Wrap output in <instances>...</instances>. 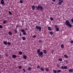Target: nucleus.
Segmentation results:
<instances>
[{
  "label": "nucleus",
  "mask_w": 73,
  "mask_h": 73,
  "mask_svg": "<svg viewBox=\"0 0 73 73\" xmlns=\"http://www.w3.org/2000/svg\"><path fill=\"white\" fill-rule=\"evenodd\" d=\"M37 53H38V56L39 57H42L43 56V52H40V49H38L37 50Z\"/></svg>",
  "instance_id": "f257e3e1"
},
{
  "label": "nucleus",
  "mask_w": 73,
  "mask_h": 73,
  "mask_svg": "<svg viewBox=\"0 0 73 73\" xmlns=\"http://www.w3.org/2000/svg\"><path fill=\"white\" fill-rule=\"evenodd\" d=\"M65 24L66 25H67L68 27L69 28H71L72 27V24L70 23V22H69V20H66L65 22Z\"/></svg>",
  "instance_id": "f03ea898"
},
{
  "label": "nucleus",
  "mask_w": 73,
  "mask_h": 73,
  "mask_svg": "<svg viewBox=\"0 0 73 73\" xmlns=\"http://www.w3.org/2000/svg\"><path fill=\"white\" fill-rule=\"evenodd\" d=\"M36 10H37V11H42V9H43V7H42L39 5H38V7L36 6Z\"/></svg>",
  "instance_id": "7ed1b4c3"
},
{
  "label": "nucleus",
  "mask_w": 73,
  "mask_h": 73,
  "mask_svg": "<svg viewBox=\"0 0 73 73\" xmlns=\"http://www.w3.org/2000/svg\"><path fill=\"white\" fill-rule=\"evenodd\" d=\"M21 32H22L24 36L27 35V33H26V32H25V30H24V29H21Z\"/></svg>",
  "instance_id": "20e7f679"
},
{
  "label": "nucleus",
  "mask_w": 73,
  "mask_h": 73,
  "mask_svg": "<svg viewBox=\"0 0 73 73\" xmlns=\"http://www.w3.org/2000/svg\"><path fill=\"white\" fill-rule=\"evenodd\" d=\"M35 28L36 29L37 31H41V27L38 26H36Z\"/></svg>",
  "instance_id": "39448f33"
},
{
  "label": "nucleus",
  "mask_w": 73,
  "mask_h": 73,
  "mask_svg": "<svg viewBox=\"0 0 73 73\" xmlns=\"http://www.w3.org/2000/svg\"><path fill=\"white\" fill-rule=\"evenodd\" d=\"M58 1L59 2L58 3V5H61L62 3H63V2H64L63 0H58Z\"/></svg>",
  "instance_id": "423d86ee"
},
{
  "label": "nucleus",
  "mask_w": 73,
  "mask_h": 73,
  "mask_svg": "<svg viewBox=\"0 0 73 73\" xmlns=\"http://www.w3.org/2000/svg\"><path fill=\"white\" fill-rule=\"evenodd\" d=\"M1 3L2 5H5V3L4 2V0H1Z\"/></svg>",
  "instance_id": "0eeeda50"
},
{
  "label": "nucleus",
  "mask_w": 73,
  "mask_h": 73,
  "mask_svg": "<svg viewBox=\"0 0 73 73\" xmlns=\"http://www.w3.org/2000/svg\"><path fill=\"white\" fill-rule=\"evenodd\" d=\"M68 71L69 73H72L73 72V70L72 69H69Z\"/></svg>",
  "instance_id": "6e6552de"
},
{
  "label": "nucleus",
  "mask_w": 73,
  "mask_h": 73,
  "mask_svg": "<svg viewBox=\"0 0 73 73\" xmlns=\"http://www.w3.org/2000/svg\"><path fill=\"white\" fill-rule=\"evenodd\" d=\"M40 70H42V72H44V70H45V69H44V68H42L41 67V68H40Z\"/></svg>",
  "instance_id": "1a4fd4ad"
},
{
  "label": "nucleus",
  "mask_w": 73,
  "mask_h": 73,
  "mask_svg": "<svg viewBox=\"0 0 73 73\" xmlns=\"http://www.w3.org/2000/svg\"><path fill=\"white\" fill-rule=\"evenodd\" d=\"M16 57H17V56H16V55H15L13 54L12 55V58H16Z\"/></svg>",
  "instance_id": "9d476101"
},
{
  "label": "nucleus",
  "mask_w": 73,
  "mask_h": 73,
  "mask_svg": "<svg viewBox=\"0 0 73 73\" xmlns=\"http://www.w3.org/2000/svg\"><path fill=\"white\" fill-rule=\"evenodd\" d=\"M43 53H44V54H46V53H47V51H46V50H43Z\"/></svg>",
  "instance_id": "9b49d317"
},
{
  "label": "nucleus",
  "mask_w": 73,
  "mask_h": 73,
  "mask_svg": "<svg viewBox=\"0 0 73 73\" xmlns=\"http://www.w3.org/2000/svg\"><path fill=\"white\" fill-rule=\"evenodd\" d=\"M32 8L33 10V11H34V10L35 9V6L34 5L32 7Z\"/></svg>",
  "instance_id": "f8f14e48"
},
{
  "label": "nucleus",
  "mask_w": 73,
  "mask_h": 73,
  "mask_svg": "<svg viewBox=\"0 0 73 73\" xmlns=\"http://www.w3.org/2000/svg\"><path fill=\"white\" fill-rule=\"evenodd\" d=\"M48 31H51V30H52L51 27H48Z\"/></svg>",
  "instance_id": "ddd939ff"
},
{
  "label": "nucleus",
  "mask_w": 73,
  "mask_h": 73,
  "mask_svg": "<svg viewBox=\"0 0 73 73\" xmlns=\"http://www.w3.org/2000/svg\"><path fill=\"white\" fill-rule=\"evenodd\" d=\"M18 32V31H17V29H15L14 30V32L15 33H17Z\"/></svg>",
  "instance_id": "4468645a"
},
{
  "label": "nucleus",
  "mask_w": 73,
  "mask_h": 73,
  "mask_svg": "<svg viewBox=\"0 0 73 73\" xmlns=\"http://www.w3.org/2000/svg\"><path fill=\"white\" fill-rule=\"evenodd\" d=\"M45 71L46 72H48L49 71V69L48 68H46L45 69Z\"/></svg>",
  "instance_id": "2eb2a0df"
},
{
  "label": "nucleus",
  "mask_w": 73,
  "mask_h": 73,
  "mask_svg": "<svg viewBox=\"0 0 73 73\" xmlns=\"http://www.w3.org/2000/svg\"><path fill=\"white\" fill-rule=\"evenodd\" d=\"M49 34H50L51 35H52L53 34V32L50 31L49 33Z\"/></svg>",
  "instance_id": "dca6fc26"
},
{
  "label": "nucleus",
  "mask_w": 73,
  "mask_h": 73,
  "mask_svg": "<svg viewBox=\"0 0 73 73\" xmlns=\"http://www.w3.org/2000/svg\"><path fill=\"white\" fill-rule=\"evenodd\" d=\"M3 44H5V45H7V42L6 41H5L3 42Z\"/></svg>",
  "instance_id": "f3484780"
},
{
  "label": "nucleus",
  "mask_w": 73,
  "mask_h": 73,
  "mask_svg": "<svg viewBox=\"0 0 73 73\" xmlns=\"http://www.w3.org/2000/svg\"><path fill=\"white\" fill-rule=\"evenodd\" d=\"M32 69V68H31V67H30L28 68V70L29 71H31V69Z\"/></svg>",
  "instance_id": "a211bd4d"
},
{
  "label": "nucleus",
  "mask_w": 73,
  "mask_h": 73,
  "mask_svg": "<svg viewBox=\"0 0 73 73\" xmlns=\"http://www.w3.org/2000/svg\"><path fill=\"white\" fill-rule=\"evenodd\" d=\"M61 48H62V49H64V44H62L61 45Z\"/></svg>",
  "instance_id": "6ab92c4d"
},
{
  "label": "nucleus",
  "mask_w": 73,
  "mask_h": 73,
  "mask_svg": "<svg viewBox=\"0 0 73 73\" xmlns=\"http://www.w3.org/2000/svg\"><path fill=\"white\" fill-rule=\"evenodd\" d=\"M19 54L20 55H22V54H23L22 52L20 51L19 52Z\"/></svg>",
  "instance_id": "aec40b11"
},
{
  "label": "nucleus",
  "mask_w": 73,
  "mask_h": 73,
  "mask_svg": "<svg viewBox=\"0 0 73 73\" xmlns=\"http://www.w3.org/2000/svg\"><path fill=\"white\" fill-rule=\"evenodd\" d=\"M22 40L24 41V40H26V38H25V37H22Z\"/></svg>",
  "instance_id": "412c9836"
},
{
  "label": "nucleus",
  "mask_w": 73,
  "mask_h": 73,
  "mask_svg": "<svg viewBox=\"0 0 73 73\" xmlns=\"http://www.w3.org/2000/svg\"><path fill=\"white\" fill-rule=\"evenodd\" d=\"M56 30L57 32H58V31H59V28H57Z\"/></svg>",
  "instance_id": "4be33fe9"
},
{
  "label": "nucleus",
  "mask_w": 73,
  "mask_h": 73,
  "mask_svg": "<svg viewBox=\"0 0 73 73\" xmlns=\"http://www.w3.org/2000/svg\"><path fill=\"white\" fill-rule=\"evenodd\" d=\"M9 35H12V33L11 31H9Z\"/></svg>",
  "instance_id": "5701e85b"
},
{
  "label": "nucleus",
  "mask_w": 73,
  "mask_h": 73,
  "mask_svg": "<svg viewBox=\"0 0 73 73\" xmlns=\"http://www.w3.org/2000/svg\"><path fill=\"white\" fill-rule=\"evenodd\" d=\"M53 72L54 73H56L57 71L56 70H53Z\"/></svg>",
  "instance_id": "b1692460"
},
{
  "label": "nucleus",
  "mask_w": 73,
  "mask_h": 73,
  "mask_svg": "<svg viewBox=\"0 0 73 73\" xmlns=\"http://www.w3.org/2000/svg\"><path fill=\"white\" fill-rule=\"evenodd\" d=\"M60 68L62 69L63 70H64V66H61V67H60Z\"/></svg>",
  "instance_id": "393cba45"
},
{
  "label": "nucleus",
  "mask_w": 73,
  "mask_h": 73,
  "mask_svg": "<svg viewBox=\"0 0 73 73\" xmlns=\"http://www.w3.org/2000/svg\"><path fill=\"white\" fill-rule=\"evenodd\" d=\"M19 3L21 4V3H23V1L22 0H20Z\"/></svg>",
  "instance_id": "a878e982"
},
{
  "label": "nucleus",
  "mask_w": 73,
  "mask_h": 73,
  "mask_svg": "<svg viewBox=\"0 0 73 73\" xmlns=\"http://www.w3.org/2000/svg\"><path fill=\"white\" fill-rule=\"evenodd\" d=\"M64 56L65 58H68V56L66 55H64Z\"/></svg>",
  "instance_id": "bb28decb"
},
{
  "label": "nucleus",
  "mask_w": 73,
  "mask_h": 73,
  "mask_svg": "<svg viewBox=\"0 0 73 73\" xmlns=\"http://www.w3.org/2000/svg\"><path fill=\"white\" fill-rule=\"evenodd\" d=\"M7 45H9V46H11V43H10V42H8L7 43Z\"/></svg>",
  "instance_id": "cd10ccee"
},
{
  "label": "nucleus",
  "mask_w": 73,
  "mask_h": 73,
  "mask_svg": "<svg viewBox=\"0 0 73 73\" xmlns=\"http://www.w3.org/2000/svg\"><path fill=\"white\" fill-rule=\"evenodd\" d=\"M67 68H68L67 66H64V69L65 70L67 69Z\"/></svg>",
  "instance_id": "c85d7f7f"
},
{
  "label": "nucleus",
  "mask_w": 73,
  "mask_h": 73,
  "mask_svg": "<svg viewBox=\"0 0 73 73\" xmlns=\"http://www.w3.org/2000/svg\"><path fill=\"white\" fill-rule=\"evenodd\" d=\"M58 60L60 61H62V59L61 58L58 59Z\"/></svg>",
  "instance_id": "c756f323"
},
{
  "label": "nucleus",
  "mask_w": 73,
  "mask_h": 73,
  "mask_svg": "<svg viewBox=\"0 0 73 73\" xmlns=\"http://www.w3.org/2000/svg\"><path fill=\"white\" fill-rule=\"evenodd\" d=\"M3 24H5L7 23V21L6 20L4 21L3 22Z\"/></svg>",
  "instance_id": "7c9ffc66"
},
{
  "label": "nucleus",
  "mask_w": 73,
  "mask_h": 73,
  "mask_svg": "<svg viewBox=\"0 0 73 73\" xmlns=\"http://www.w3.org/2000/svg\"><path fill=\"white\" fill-rule=\"evenodd\" d=\"M23 56L24 57V59H25V60H26V59H27V56Z\"/></svg>",
  "instance_id": "2f4dec72"
},
{
  "label": "nucleus",
  "mask_w": 73,
  "mask_h": 73,
  "mask_svg": "<svg viewBox=\"0 0 73 73\" xmlns=\"http://www.w3.org/2000/svg\"><path fill=\"white\" fill-rule=\"evenodd\" d=\"M50 19L51 21H53L54 19L52 17H50Z\"/></svg>",
  "instance_id": "473e14b6"
},
{
  "label": "nucleus",
  "mask_w": 73,
  "mask_h": 73,
  "mask_svg": "<svg viewBox=\"0 0 73 73\" xmlns=\"http://www.w3.org/2000/svg\"><path fill=\"white\" fill-rule=\"evenodd\" d=\"M23 71L24 72H25H25H26V70L25 68H23Z\"/></svg>",
  "instance_id": "72a5a7b5"
},
{
  "label": "nucleus",
  "mask_w": 73,
  "mask_h": 73,
  "mask_svg": "<svg viewBox=\"0 0 73 73\" xmlns=\"http://www.w3.org/2000/svg\"><path fill=\"white\" fill-rule=\"evenodd\" d=\"M56 66L57 68H58V67H60V64H56Z\"/></svg>",
  "instance_id": "f704fd0d"
},
{
  "label": "nucleus",
  "mask_w": 73,
  "mask_h": 73,
  "mask_svg": "<svg viewBox=\"0 0 73 73\" xmlns=\"http://www.w3.org/2000/svg\"><path fill=\"white\" fill-rule=\"evenodd\" d=\"M36 35H33V38H36Z\"/></svg>",
  "instance_id": "c9c22d12"
},
{
  "label": "nucleus",
  "mask_w": 73,
  "mask_h": 73,
  "mask_svg": "<svg viewBox=\"0 0 73 73\" xmlns=\"http://www.w3.org/2000/svg\"><path fill=\"white\" fill-rule=\"evenodd\" d=\"M57 72H58V73L61 72V70H57Z\"/></svg>",
  "instance_id": "e433bc0d"
},
{
  "label": "nucleus",
  "mask_w": 73,
  "mask_h": 73,
  "mask_svg": "<svg viewBox=\"0 0 73 73\" xmlns=\"http://www.w3.org/2000/svg\"><path fill=\"white\" fill-rule=\"evenodd\" d=\"M38 42H39V43H42V41H41L40 40H39Z\"/></svg>",
  "instance_id": "4c0bfd02"
},
{
  "label": "nucleus",
  "mask_w": 73,
  "mask_h": 73,
  "mask_svg": "<svg viewBox=\"0 0 73 73\" xmlns=\"http://www.w3.org/2000/svg\"><path fill=\"white\" fill-rule=\"evenodd\" d=\"M16 27L17 28H19V25L18 24H17L16 25Z\"/></svg>",
  "instance_id": "58836bf2"
},
{
  "label": "nucleus",
  "mask_w": 73,
  "mask_h": 73,
  "mask_svg": "<svg viewBox=\"0 0 73 73\" xmlns=\"http://www.w3.org/2000/svg\"><path fill=\"white\" fill-rule=\"evenodd\" d=\"M54 52V51L53 50H52L51 52L52 53V54H54V53H53V52Z\"/></svg>",
  "instance_id": "ea45409f"
},
{
  "label": "nucleus",
  "mask_w": 73,
  "mask_h": 73,
  "mask_svg": "<svg viewBox=\"0 0 73 73\" xmlns=\"http://www.w3.org/2000/svg\"><path fill=\"white\" fill-rule=\"evenodd\" d=\"M65 62H66V63L67 64H68V61L67 60H65Z\"/></svg>",
  "instance_id": "a19ab883"
},
{
  "label": "nucleus",
  "mask_w": 73,
  "mask_h": 73,
  "mask_svg": "<svg viewBox=\"0 0 73 73\" xmlns=\"http://www.w3.org/2000/svg\"><path fill=\"white\" fill-rule=\"evenodd\" d=\"M9 13L10 15H12V13L11 11H9Z\"/></svg>",
  "instance_id": "79ce46f5"
},
{
  "label": "nucleus",
  "mask_w": 73,
  "mask_h": 73,
  "mask_svg": "<svg viewBox=\"0 0 73 73\" xmlns=\"http://www.w3.org/2000/svg\"><path fill=\"white\" fill-rule=\"evenodd\" d=\"M54 27L55 28H57V25H55L54 26Z\"/></svg>",
  "instance_id": "37998d69"
},
{
  "label": "nucleus",
  "mask_w": 73,
  "mask_h": 73,
  "mask_svg": "<svg viewBox=\"0 0 73 73\" xmlns=\"http://www.w3.org/2000/svg\"><path fill=\"white\" fill-rule=\"evenodd\" d=\"M37 68H38V69H40V66H38L37 67Z\"/></svg>",
  "instance_id": "c03bdc74"
},
{
  "label": "nucleus",
  "mask_w": 73,
  "mask_h": 73,
  "mask_svg": "<svg viewBox=\"0 0 73 73\" xmlns=\"http://www.w3.org/2000/svg\"><path fill=\"white\" fill-rule=\"evenodd\" d=\"M22 68V67H21V66H19V69H21Z\"/></svg>",
  "instance_id": "a18cd8bd"
},
{
  "label": "nucleus",
  "mask_w": 73,
  "mask_h": 73,
  "mask_svg": "<svg viewBox=\"0 0 73 73\" xmlns=\"http://www.w3.org/2000/svg\"><path fill=\"white\" fill-rule=\"evenodd\" d=\"M71 21L72 23H73V19H72L71 20Z\"/></svg>",
  "instance_id": "49530a36"
},
{
  "label": "nucleus",
  "mask_w": 73,
  "mask_h": 73,
  "mask_svg": "<svg viewBox=\"0 0 73 73\" xmlns=\"http://www.w3.org/2000/svg\"><path fill=\"white\" fill-rule=\"evenodd\" d=\"M0 28H3V26L1 25H0Z\"/></svg>",
  "instance_id": "de8ad7c7"
},
{
  "label": "nucleus",
  "mask_w": 73,
  "mask_h": 73,
  "mask_svg": "<svg viewBox=\"0 0 73 73\" xmlns=\"http://www.w3.org/2000/svg\"><path fill=\"white\" fill-rule=\"evenodd\" d=\"M71 44H73V40H72L70 42Z\"/></svg>",
  "instance_id": "09e8293b"
},
{
  "label": "nucleus",
  "mask_w": 73,
  "mask_h": 73,
  "mask_svg": "<svg viewBox=\"0 0 73 73\" xmlns=\"http://www.w3.org/2000/svg\"><path fill=\"white\" fill-rule=\"evenodd\" d=\"M20 36H22V34H21V33H20V34L19 35Z\"/></svg>",
  "instance_id": "8fccbe9b"
},
{
  "label": "nucleus",
  "mask_w": 73,
  "mask_h": 73,
  "mask_svg": "<svg viewBox=\"0 0 73 73\" xmlns=\"http://www.w3.org/2000/svg\"><path fill=\"white\" fill-rule=\"evenodd\" d=\"M52 1L53 2H55V1H56V0H52Z\"/></svg>",
  "instance_id": "3c124183"
},
{
  "label": "nucleus",
  "mask_w": 73,
  "mask_h": 73,
  "mask_svg": "<svg viewBox=\"0 0 73 73\" xmlns=\"http://www.w3.org/2000/svg\"><path fill=\"white\" fill-rule=\"evenodd\" d=\"M25 31H27L28 30V29L27 28H25Z\"/></svg>",
  "instance_id": "603ef678"
},
{
  "label": "nucleus",
  "mask_w": 73,
  "mask_h": 73,
  "mask_svg": "<svg viewBox=\"0 0 73 73\" xmlns=\"http://www.w3.org/2000/svg\"><path fill=\"white\" fill-rule=\"evenodd\" d=\"M1 55H0V60H1Z\"/></svg>",
  "instance_id": "864d4df0"
},
{
  "label": "nucleus",
  "mask_w": 73,
  "mask_h": 73,
  "mask_svg": "<svg viewBox=\"0 0 73 73\" xmlns=\"http://www.w3.org/2000/svg\"><path fill=\"white\" fill-rule=\"evenodd\" d=\"M51 3H52V4H54V3H53V2H51Z\"/></svg>",
  "instance_id": "5fc2aeb1"
},
{
  "label": "nucleus",
  "mask_w": 73,
  "mask_h": 73,
  "mask_svg": "<svg viewBox=\"0 0 73 73\" xmlns=\"http://www.w3.org/2000/svg\"><path fill=\"white\" fill-rule=\"evenodd\" d=\"M8 56V54H6V56Z\"/></svg>",
  "instance_id": "6e6d98bb"
},
{
  "label": "nucleus",
  "mask_w": 73,
  "mask_h": 73,
  "mask_svg": "<svg viewBox=\"0 0 73 73\" xmlns=\"http://www.w3.org/2000/svg\"><path fill=\"white\" fill-rule=\"evenodd\" d=\"M25 15H27V13H25Z\"/></svg>",
  "instance_id": "4d7b16f0"
}]
</instances>
